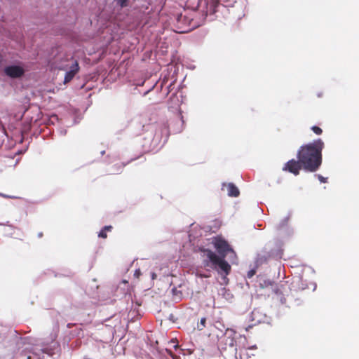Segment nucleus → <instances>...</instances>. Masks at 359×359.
I'll list each match as a JSON object with an SVG mask.
<instances>
[{"mask_svg":"<svg viewBox=\"0 0 359 359\" xmlns=\"http://www.w3.org/2000/svg\"><path fill=\"white\" fill-rule=\"evenodd\" d=\"M69 70L65 74L64 83H69L79 72V66L77 61H72V65L69 66Z\"/></svg>","mask_w":359,"mask_h":359,"instance_id":"7","label":"nucleus"},{"mask_svg":"<svg viewBox=\"0 0 359 359\" xmlns=\"http://www.w3.org/2000/svg\"><path fill=\"white\" fill-rule=\"evenodd\" d=\"M106 231H111V229H112V226H105L104 228H103Z\"/></svg>","mask_w":359,"mask_h":359,"instance_id":"16","label":"nucleus"},{"mask_svg":"<svg viewBox=\"0 0 359 359\" xmlns=\"http://www.w3.org/2000/svg\"><path fill=\"white\" fill-rule=\"evenodd\" d=\"M302 166V165L299 160L297 161L294 159H292L285 164L283 170H287L294 175H298Z\"/></svg>","mask_w":359,"mask_h":359,"instance_id":"6","label":"nucleus"},{"mask_svg":"<svg viewBox=\"0 0 359 359\" xmlns=\"http://www.w3.org/2000/svg\"><path fill=\"white\" fill-rule=\"evenodd\" d=\"M98 236H99L100 238H106L107 237V231H106L104 229H102L100 231V233H99V234H98Z\"/></svg>","mask_w":359,"mask_h":359,"instance_id":"12","label":"nucleus"},{"mask_svg":"<svg viewBox=\"0 0 359 359\" xmlns=\"http://www.w3.org/2000/svg\"><path fill=\"white\" fill-rule=\"evenodd\" d=\"M311 130L317 135H320L322 133V129L318 126H313Z\"/></svg>","mask_w":359,"mask_h":359,"instance_id":"10","label":"nucleus"},{"mask_svg":"<svg viewBox=\"0 0 359 359\" xmlns=\"http://www.w3.org/2000/svg\"><path fill=\"white\" fill-rule=\"evenodd\" d=\"M66 130H60V133L62 135H65L66 134Z\"/></svg>","mask_w":359,"mask_h":359,"instance_id":"19","label":"nucleus"},{"mask_svg":"<svg viewBox=\"0 0 359 359\" xmlns=\"http://www.w3.org/2000/svg\"><path fill=\"white\" fill-rule=\"evenodd\" d=\"M212 243L219 255L211 250L203 249L202 252L206 257L204 260V265L217 271L219 273L227 276L230 273L231 267L225 260V257L229 253L235 255V252L227 241L222 238H216Z\"/></svg>","mask_w":359,"mask_h":359,"instance_id":"1","label":"nucleus"},{"mask_svg":"<svg viewBox=\"0 0 359 359\" xmlns=\"http://www.w3.org/2000/svg\"><path fill=\"white\" fill-rule=\"evenodd\" d=\"M117 1V3L121 6V7H124V6H127V1L128 0H116Z\"/></svg>","mask_w":359,"mask_h":359,"instance_id":"15","label":"nucleus"},{"mask_svg":"<svg viewBox=\"0 0 359 359\" xmlns=\"http://www.w3.org/2000/svg\"><path fill=\"white\" fill-rule=\"evenodd\" d=\"M151 278H152V280H155V279H156V278H157V275H156V273H154V272H152V273H151Z\"/></svg>","mask_w":359,"mask_h":359,"instance_id":"17","label":"nucleus"},{"mask_svg":"<svg viewBox=\"0 0 359 359\" xmlns=\"http://www.w3.org/2000/svg\"><path fill=\"white\" fill-rule=\"evenodd\" d=\"M0 196H3L5 199H21L19 197L13 196H8V195H4L2 194H0Z\"/></svg>","mask_w":359,"mask_h":359,"instance_id":"11","label":"nucleus"},{"mask_svg":"<svg viewBox=\"0 0 359 359\" xmlns=\"http://www.w3.org/2000/svg\"><path fill=\"white\" fill-rule=\"evenodd\" d=\"M315 176L318 177V179L319 180V181L320 182H322V183H326L327 182V179L326 177H323L320 175H316Z\"/></svg>","mask_w":359,"mask_h":359,"instance_id":"13","label":"nucleus"},{"mask_svg":"<svg viewBox=\"0 0 359 359\" xmlns=\"http://www.w3.org/2000/svg\"><path fill=\"white\" fill-rule=\"evenodd\" d=\"M274 294L278 297L282 304L286 303V296L289 295L290 288L287 282L279 283L272 285Z\"/></svg>","mask_w":359,"mask_h":359,"instance_id":"3","label":"nucleus"},{"mask_svg":"<svg viewBox=\"0 0 359 359\" xmlns=\"http://www.w3.org/2000/svg\"><path fill=\"white\" fill-rule=\"evenodd\" d=\"M256 273V270L255 269H251L250 270L248 273H247V277L248 278H251L254 276V275Z\"/></svg>","mask_w":359,"mask_h":359,"instance_id":"14","label":"nucleus"},{"mask_svg":"<svg viewBox=\"0 0 359 359\" xmlns=\"http://www.w3.org/2000/svg\"><path fill=\"white\" fill-rule=\"evenodd\" d=\"M4 72L8 77L20 78L24 74L25 69L20 65H8L4 68Z\"/></svg>","mask_w":359,"mask_h":359,"instance_id":"5","label":"nucleus"},{"mask_svg":"<svg viewBox=\"0 0 359 359\" xmlns=\"http://www.w3.org/2000/svg\"><path fill=\"white\" fill-rule=\"evenodd\" d=\"M74 325H75V324H74V323H68V324H67V327L68 328H72V327H73V326H74Z\"/></svg>","mask_w":359,"mask_h":359,"instance_id":"18","label":"nucleus"},{"mask_svg":"<svg viewBox=\"0 0 359 359\" xmlns=\"http://www.w3.org/2000/svg\"><path fill=\"white\" fill-rule=\"evenodd\" d=\"M72 61L76 60L72 56L60 53L55 59L53 65L57 69L65 70L69 68Z\"/></svg>","mask_w":359,"mask_h":359,"instance_id":"4","label":"nucleus"},{"mask_svg":"<svg viewBox=\"0 0 359 359\" xmlns=\"http://www.w3.org/2000/svg\"><path fill=\"white\" fill-rule=\"evenodd\" d=\"M207 317H201L197 322L196 329L198 331H202L206 327Z\"/></svg>","mask_w":359,"mask_h":359,"instance_id":"9","label":"nucleus"},{"mask_svg":"<svg viewBox=\"0 0 359 359\" xmlns=\"http://www.w3.org/2000/svg\"><path fill=\"white\" fill-rule=\"evenodd\" d=\"M222 189L224 191H226V194L229 196L237 197L240 192L237 187L233 183H223Z\"/></svg>","mask_w":359,"mask_h":359,"instance_id":"8","label":"nucleus"},{"mask_svg":"<svg viewBox=\"0 0 359 359\" xmlns=\"http://www.w3.org/2000/svg\"><path fill=\"white\" fill-rule=\"evenodd\" d=\"M323 148L324 142L321 139L301 147L297 158L304 170L312 172L318 170L322 163Z\"/></svg>","mask_w":359,"mask_h":359,"instance_id":"2","label":"nucleus"}]
</instances>
